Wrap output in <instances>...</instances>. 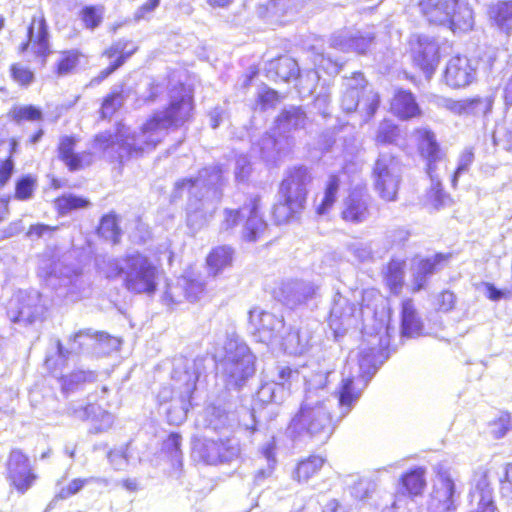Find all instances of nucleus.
Listing matches in <instances>:
<instances>
[{"mask_svg": "<svg viewBox=\"0 0 512 512\" xmlns=\"http://www.w3.org/2000/svg\"><path fill=\"white\" fill-rule=\"evenodd\" d=\"M276 133L278 132L274 129L273 135L266 134L258 144L262 158L268 162L276 160L277 156L283 152L284 146L288 143L286 136L279 135L278 139L275 137Z\"/></svg>", "mask_w": 512, "mask_h": 512, "instance_id": "nucleus-41", "label": "nucleus"}, {"mask_svg": "<svg viewBox=\"0 0 512 512\" xmlns=\"http://www.w3.org/2000/svg\"><path fill=\"white\" fill-rule=\"evenodd\" d=\"M453 32L469 31L473 28L474 17L472 9L466 4H458L453 8L451 21L447 23Z\"/></svg>", "mask_w": 512, "mask_h": 512, "instance_id": "nucleus-44", "label": "nucleus"}, {"mask_svg": "<svg viewBox=\"0 0 512 512\" xmlns=\"http://www.w3.org/2000/svg\"><path fill=\"white\" fill-rule=\"evenodd\" d=\"M371 32L342 30L331 37V47L343 52L366 53L373 43Z\"/></svg>", "mask_w": 512, "mask_h": 512, "instance_id": "nucleus-24", "label": "nucleus"}, {"mask_svg": "<svg viewBox=\"0 0 512 512\" xmlns=\"http://www.w3.org/2000/svg\"><path fill=\"white\" fill-rule=\"evenodd\" d=\"M271 69L275 70L276 76L285 82L297 79L300 76L298 63L290 57H282L271 62Z\"/></svg>", "mask_w": 512, "mask_h": 512, "instance_id": "nucleus-48", "label": "nucleus"}, {"mask_svg": "<svg viewBox=\"0 0 512 512\" xmlns=\"http://www.w3.org/2000/svg\"><path fill=\"white\" fill-rule=\"evenodd\" d=\"M492 99L491 98H472V99H464V100H454L450 98H443L439 102V105L451 113L458 116H468V115H479V114H487L491 111L492 108Z\"/></svg>", "mask_w": 512, "mask_h": 512, "instance_id": "nucleus-28", "label": "nucleus"}, {"mask_svg": "<svg viewBox=\"0 0 512 512\" xmlns=\"http://www.w3.org/2000/svg\"><path fill=\"white\" fill-rule=\"evenodd\" d=\"M414 134L417 140L419 154L423 160L446 157V153L440 147L436 135L432 130L422 127L416 129Z\"/></svg>", "mask_w": 512, "mask_h": 512, "instance_id": "nucleus-35", "label": "nucleus"}, {"mask_svg": "<svg viewBox=\"0 0 512 512\" xmlns=\"http://www.w3.org/2000/svg\"><path fill=\"white\" fill-rule=\"evenodd\" d=\"M455 484L447 473H441L434 484L433 492L428 502L430 512H449L455 506Z\"/></svg>", "mask_w": 512, "mask_h": 512, "instance_id": "nucleus-22", "label": "nucleus"}, {"mask_svg": "<svg viewBox=\"0 0 512 512\" xmlns=\"http://www.w3.org/2000/svg\"><path fill=\"white\" fill-rule=\"evenodd\" d=\"M489 15L494 25L506 36L512 32V1H501L490 7Z\"/></svg>", "mask_w": 512, "mask_h": 512, "instance_id": "nucleus-38", "label": "nucleus"}, {"mask_svg": "<svg viewBox=\"0 0 512 512\" xmlns=\"http://www.w3.org/2000/svg\"><path fill=\"white\" fill-rule=\"evenodd\" d=\"M412 55L414 63L430 77L439 63V45L432 37L419 35L412 46Z\"/></svg>", "mask_w": 512, "mask_h": 512, "instance_id": "nucleus-20", "label": "nucleus"}, {"mask_svg": "<svg viewBox=\"0 0 512 512\" xmlns=\"http://www.w3.org/2000/svg\"><path fill=\"white\" fill-rule=\"evenodd\" d=\"M311 176L307 168L303 166L293 167L286 172L279 188L278 195L286 197L288 202L294 205L304 206L307 196V186Z\"/></svg>", "mask_w": 512, "mask_h": 512, "instance_id": "nucleus-18", "label": "nucleus"}, {"mask_svg": "<svg viewBox=\"0 0 512 512\" xmlns=\"http://www.w3.org/2000/svg\"><path fill=\"white\" fill-rule=\"evenodd\" d=\"M45 311L38 292L19 291L14 295L7 307V315L14 323L31 324L39 320Z\"/></svg>", "mask_w": 512, "mask_h": 512, "instance_id": "nucleus-12", "label": "nucleus"}, {"mask_svg": "<svg viewBox=\"0 0 512 512\" xmlns=\"http://www.w3.org/2000/svg\"><path fill=\"white\" fill-rule=\"evenodd\" d=\"M104 7L99 6H86L81 10L80 16L84 25L88 29H95L98 27L103 19Z\"/></svg>", "mask_w": 512, "mask_h": 512, "instance_id": "nucleus-58", "label": "nucleus"}, {"mask_svg": "<svg viewBox=\"0 0 512 512\" xmlns=\"http://www.w3.org/2000/svg\"><path fill=\"white\" fill-rule=\"evenodd\" d=\"M323 464L324 459L321 456L311 455L297 464L292 478L298 483H306L320 471Z\"/></svg>", "mask_w": 512, "mask_h": 512, "instance_id": "nucleus-40", "label": "nucleus"}, {"mask_svg": "<svg viewBox=\"0 0 512 512\" xmlns=\"http://www.w3.org/2000/svg\"><path fill=\"white\" fill-rule=\"evenodd\" d=\"M222 170L218 165L201 170L195 179H183L175 183L172 198H180L187 191V225L193 231L204 227L213 217L221 199Z\"/></svg>", "mask_w": 512, "mask_h": 512, "instance_id": "nucleus-4", "label": "nucleus"}, {"mask_svg": "<svg viewBox=\"0 0 512 512\" xmlns=\"http://www.w3.org/2000/svg\"><path fill=\"white\" fill-rule=\"evenodd\" d=\"M457 5V0H420L419 6L431 23L447 25L451 21L453 8Z\"/></svg>", "mask_w": 512, "mask_h": 512, "instance_id": "nucleus-30", "label": "nucleus"}, {"mask_svg": "<svg viewBox=\"0 0 512 512\" xmlns=\"http://www.w3.org/2000/svg\"><path fill=\"white\" fill-rule=\"evenodd\" d=\"M195 457L206 464L230 462L240 455V445L237 439H197L193 444Z\"/></svg>", "mask_w": 512, "mask_h": 512, "instance_id": "nucleus-11", "label": "nucleus"}, {"mask_svg": "<svg viewBox=\"0 0 512 512\" xmlns=\"http://www.w3.org/2000/svg\"><path fill=\"white\" fill-rule=\"evenodd\" d=\"M400 161L390 153H380L373 167L372 178L380 197L386 201L396 200L401 181Z\"/></svg>", "mask_w": 512, "mask_h": 512, "instance_id": "nucleus-10", "label": "nucleus"}, {"mask_svg": "<svg viewBox=\"0 0 512 512\" xmlns=\"http://www.w3.org/2000/svg\"><path fill=\"white\" fill-rule=\"evenodd\" d=\"M224 351L221 366L226 384L228 387L238 388L254 374V356L236 333L227 335Z\"/></svg>", "mask_w": 512, "mask_h": 512, "instance_id": "nucleus-7", "label": "nucleus"}, {"mask_svg": "<svg viewBox=\"0 0 512 512\" xmlns=\"http://www.w3.org/2000/svg\"><path fill=\"white\" fill-rule=\"evenodd\" d=\"M181 436L177 433H171L163 443V449L172 458L173 461L180 463L181 461Z\"/></svg>", "mask_w": 512, "mask_h": 512, "instance_id": "nucleus-63", "label": "nucleus"}, {"mask_svg": "<svg viewBox=\"0 0 512 512\" xmlns=\"http://www.w3.org/2000/svg\"><path fill=\"white\" fill-rule=\"evenodd\" d=\"M108 342L110 346L117 345V338L111 337L105 333H92L91 330L79 331L67 342L64 347L60 341L57 342L59 358L65 360L70 355H77L82 352H93L96 354L97 345Z\"/></svg>", "mask_w": 512, "mask_h": 512, "instance_id": "nucleus-15", "label": "nucleus"}, {"mask_svg": "<svg viewBox=\"0 0 512 512\" xmlns=\"http://www.w3.org/2000/svg\"><path fill=\"white\" fill-rule=\"evenodd\" d=\"M391 112L402 120L419 117L421 109L410 91L398 90L391 101Z\"/></svg>", "mask_w": 512, "mask_h": 512, "instance_id": "nucleus-32", "label": "nucleus"}, {"mask_svg": "<svg viewBox=\"0 0 512 512\" xmlns=\"http://www.w3.org/2000/svg\"><path fill=\"white\" fill-rule=\"evenodd\" d=\"M98 266L106 278L122 279L124 287L129 292L152 295L156 291L158 268L147 256L139 252L103 260Z\"/></svg>", "mask_w": 512, "mask_h": 512, "instance_id": "nucleus-5", "label": "nucleus"}, {"mask_svg": "<svg viewBox=\"0 0 512 512\" xmlns=\"http://www.w3.org/2000/svg\"><path fill=\"white\" fill-rule=\"evenodd\" d=\"M40 275L44 276L47 285L56 290L58 296L70 302L81 299L85 290V282L80 274L61 262H55L49 270L40 268Z\"/></svg>", "mask_w": 512, "mask_h": 512, "instance_id": "nucleus-9", "label": "nucleus"}, {"mask_svg": "<svg viewBox=\"0 0 512 512\" xmlns=\"http://www.w3.org/2000/svg\"><path fill=\"white\" fill-rule=\"evenodd\" d=\"M345 90L341 98V107L347 112H353L357 109L360 100V93L366 86L364 76L360 72L353 74L351 78H346L343 84Z\"/></svg>", "mask_w": 512, "mask_h": 512, "instance_id": "nucleus-33", "label": "nucleus"}, {"mask_svg": "<svg viewBox=\"0 0 512 512\" xmlns=\"http://www.w3.org/2000/svg\"><path fill=\"white\" fill-rule=\"evenodd\" d=\"M77 139L73 136H62L58 144V157L70 171H76L89 166L93 161V154L89 151L74 152Z\"/></svg>", "mask_w": 512, "mask_h": 512, "instance_id": "nucleus-27", "label": "nucleus"}, {"mask_svg": "<svg viewBox=\"0 0 512 512\" xmlns=\"http://www.w3.org/2000/svg\"><path fill=\"white\" fill-rule=\"evenodd\" d=\"M284 321L271 312L253 308L249 312V330L259 341L267 344L280 342Z\"/></svg>", "mask_w": 512, "mask_h": 512, "instance_id": "nucleus-14", "label": "nucleus"}, {"mask_svg": "<svg viewBox=\"0 0 512 512\" xmlns=\"http://www.w3.org/2000/svg\"><path fill=\"white\" fill-rule=\"evenodd\" d=\"M443 260L444 256L438 254L431 258L423 259L418 263L414 273L413 291H419L425 286L428 277L437 270V266Z\"/></svg>", "mask_w": 512, "mask_h": 512, "instance_id": "nucleus-43", "label": "nucleus"}, {"mask_svg": "<svg viewBox=\"0 0 512 512\" xmlns=\"http://www.w3.org/2000/svg\"><path fill=\"white\" fill-rule=\"evenodd\" d=\"M476 76V69L465 56L452 57L444 72L445 82L451 88H464L470 85Z\"/></svg>", "mask_w": 512, "mask_h": 512, "instance_id": "nucleus-25", "label": "nucleus"}, {"mask_svg": "<svg viewBox=\"0 0 512 512\" xmlns=\"http://www.w3.org/2000/svg\"><path fill=\"white\" fill-rule=\"evenodd\" d=\"M367 197L360 191H353L344 201L341 216L351 223H362L369 217Z\"/></svg>", "mask_w": 512, "mask_h": 512, "instance_id": "nucleus-31", "label": "nucleus"}, {"mask_svg": "<svg viewBox=\"0 0 512 512\" xmlns=\"http://www.w3.org/2000/svg\"><path fill=\"white\" fill-rule=\"evenodd\" d=\"M56 204L62 214L69 213L72 210L86 208L90 205L87 199L73 194L58 198Z\"/></svg>", "mask_w": 512, "mask_h": 512, "instance_id": "nucleus-57", "label": "nucleus"}, {"mask_svg": "<svg viewBox=\"0 0 512 512\" xmlns=\"http://www.w3.org/2000/svg\"><path fill=\"white\" fill-rule=\"evenodd\" d=\"M427 202L435 209L449 205L451 198L443 191L441 180L430 181V188L426 193Z\"/></svg>", "mask_w": 512, "mask_h": 512, "instance_id": "nucleus-53", "label": "nucleus"}, {"mask_svg": "<svg viewBox=\"0 0 512 512\" xmlns=\"http://www.w3.org/2000/svg\"><path fill=\"white\" fill-rule=\"evenodd\" d=\"M318 286L310 281L288 280L282 282L275 290V297L284 305L295 309L302 305H307L316 298Z\"/></svg>", "mask_w": 512, "mask_h": 512, "instance_id": "nucleus-16", "label": "nucleus"}, {"mask_svg": "<svg viewBox=\"0 0 512 512\" xmlns=\"http://www.w3.org/2000/svg\"><path fill=\"white\" fill-rule=\"evenodd\" d=\"M275 450L276 445L273 439L261 447V454L265 458L267 465L265 468L259 469L255 474L254 480L257 484H261L265 479L272 476L277 464Z\"/></svg>", "mask_w": 512, "mask_h": 512, "instance_id": "nucleus-47", "label": "nucleus"}, {"mask_svg": "<svg viewBox=\"0 0 512 512\" xmlns=\"http://www.w3.org/2000/svg\"><path fill=\"white\" fill-rule=\"evenodd\" d=\"M329 375L330 372H320L307 380L305 398L286 430L290 438L300 440L308 437L324 443L332 435L329 400L325 397Z\"/></svg>", "mask_w": 512, "mask_h": 512, "instance_id": "nucleus-2", "label": "nucleus"}, {"mask_svg": "<svg viewBox=\"0 0 512 512\" xmlns=\"http://www.w3.org/2000/svg\"><path fill=\"white\" fill-rule=\"evenodd\" d=\"M378 243L376 241H352L346 245L348 253L358 262H373L381 258L384 252L376 250Z\"/></svg>", "mask_w": 512, "mask_h": 512, "instance_id": "nucleus-39", "label": "nucleus"}, {"mask_svg": "<svg viewBox=\"0 0 512 512\" xmlns=\"http://www.w3.org/2000/svg\"><path fill=\"white\" fill-rule=\"evenodd\" d=\"M474 162V153L471 148H465L458 158L457 168L452 177V185H457L458 179L464 173H467Z\"/></svg>", "mask_w": 512, "mask_h": 512, "instance_id": "nucleus-61", "label": "nucleus"}, {"mask_svg": "<svg viewBox=\"0 0 512 512\" xmlns=\"http://www.w3.org/2000/svg\"><path fill=\"white\" fill-rule=\"evenodd\" d=\"M90 483L108 485V480L101 477L75 478L70 481L67 486H63L59 489L56 498L67 499L77 494L85 485Z\"/></svg>", "mask_w": 512, "mask_h": 512, "instance_id": "nucleus-51", "label": "nucleus"}, {"mask_svg": "<svg viewBox=\"0 0 512 512\" xmlns=\"http://www.w3.org/2000/svg\"><path fill=\"white\" fill-rule=\"evenodd\" d=\"M301 208H303L301 205H294L288 202L286 197L278 195V201L273 208L274 219L278 224L285 223Z\"/></svg>", "mask_w": 512, "mask_h": 512, "instance_id": "nucleus-54", "label": "nucleus"}, {"mask_svg": "<svg viewBox=\"0 0 512 512\" xmlns=\"http://www.w3.org/2000/svg\"><path fill=\"white\" fill-rule=\"evenodd\" d=\"M12 118L20 123L22 121H38L42 118V112L32 106H16L10 112Z\"/></svg>", "mask_w": 512, "mask_h": 512, "instance_id": "nucleus-60", "label": "nucleus"}, {"mask_svg": "<svg viewBox=\"0 0 512 512\" xmlns=\"http://www.w3.org/2000/svg\"><path fill=\"white\" fill-rule=\"evenodd\" d=\"M222 170L218 165L201 170L195 179H183L175 183L172 198H180L187 191V225L193 231L204 227L213 217L221 199Z\"/></svg>", "mask_w": 512, "mask_h": 512, "instance_id": "nucleus-3", "label": "nucleus"}, {"mask_svg": "<svg viewBox=\"0 0 512 512\" xmlns=\"http://www.w3.org/2000/svg\"><path fill=\"white\" fill-rule=\"evenodd\" d=\"M8 474L13 486L20 493H25L36 479L31 472L28 458L20 450H13L10 453Z\"/></svg>", "mask_w": 512, "mask_h": 512, "instance_id": "nucleus-23", "label": "nucleus"}, {"mask_svg": "<svg viewBox=\"0 0 512 512\" xmlns=\"http://www.w3.org/2000/svg\"><path fill=\"white\" fill-rule=\"evenodd\" d=\"M279 102V95L275 90L268 87H262L257 93V106L261 110L274 107Z\"/></svg>", "mask_w": 512, "mask_h": 512, "instance_id": "nucleus-62", "label": "nucleus"}, {"mask_svg": "<svg viewBox=\"0 0 512 512\" xmlns=\"http://www.w3.org/2000/svg\"><path fill=\"white\" fill-rule=\"evenodd\" d=\"M242 225V238L248 242L261 240L267 230V223L260 212V197H250L238 209H225L221 229L231 231L239 225Z\"/></svg>", "mask_w": 512, "mask_h": 512, "instance_id": "nucleus-8", "label": "nucleus"}, {"mask_svg": "<svg viewBox=\"0 0 512 512\" xmlns=\"http://www.w3.org/2000/svg\"><path fill=\"white\" fill-rule=\"evenodd\" d=\"M315 332L309 324L291 329L280 338V344L284 351L291 355H302L315 343Z\"/></svg>", "mask_w": 512, "mask_h": 512, "instance_id": "nucleus-26", "label": "nucleus"}, {"mask_svg": "<svg viewBox=\"0 0 512 512\" xmlns=\"http://www.w3.org/2000/svg\"><path fill=\"white\" fill-rule=\"evenodd\" d=\"M135 51H136V47L133 46L132 43L124 42V41H118L117 43H115L105 53L109 58L118 56L117 59L109 67L102 70L100 72V74L91 81V83H100L102 80L107 78L118 67H120L124 63V61L128 57H130Z\"/></svg>", "mask_w": 512, "mask_h": 512, "instance_id": "nucleus-37", "label": "nucleus"}, {"mask_svg": "<svg viewBox=\"0 0 512 512\" xmlns=\"http://www.w3.org/2000/svg\"><path fill=\"white\" fill-rule=\"evenodd\" d=\"M28 41L21 46V52L31 48L32 52L42 58L50 53L49 33L46 21L41 13L35 14L28 27Z\"/></svg>", "mask_w": 512, "mask_h": 512, "instance_id": "nucleus-21", "label": "nucleus"}, {"mask_svg": "<svg viewBox=\"0 0 512 512\" xmlns=\"http://www.w3.org/2000/svg\"><path fill=\"white\" fill-rule=\"evenodd\" d=\"M424 470L416 468L402 477V487L409 495H419L425 487Z\"/></svg>", "mask_w": 512, "mask_h": 512, "instance_id": "nucleus-52", "label": "nucleus"}, {"mask_svg": "<svg viewBox=\"0 0 512 512\" xmlns=\"http://www.w3.org/2000/svg\"><path fill=\"white\" fill-rule=\"evenodd\" d=\"M202 419L204 427L211 428L215 431L228 428L231 425L229 414L215 405H209L205 408Z\"/></svg>", "mask_w": 512, "mask_h": 512, "instance_id": "nucleus-45", "label": "nucleus"}, {"mask_svg": "<svg viewBox=\"0 0 512 512\" xmlns=\"http://www.w3.org/2000/svg\"><path fill=\"white\" fill-rule=\"evenodd\" d=\"M356 310L357 307L354 303L349 302L341 295H337L329 317L330 327L336 334L342 330L345 331L353 324Z\"/></svg>", "mask_w": 512, "mask_h": 512, "instance_id": "nucleus-29", "label": "nucleus"}, {"mask_svg": "<svg viewBox=\"0 0 512 512\" xmlns=\"http://www.w3.org/2000/svg\"><path fill=\"white\" fill-rule=\"evenodd\" d=\"M192 100L181 85L171 95L170 106L154 113L141 127L138 133H130L129 128L121 126L115 135L110 132L98 134L92 148L110 160H124L139 157L150 152L167 135L168 130L183 124L192 111Z\"/></svg>", "mask_w": 512, "mask_h": 512, "instance_id": "nucleus-1", "label": "nucleus"}, {"mask_svg": "<svg viewBox=\"0 0 512 512\" xmlns=\"http://www.w3.org/2000/svg\"><path fill=\"white\" fill-rule=\"evenodd\" d=\"M68 414L82 421L90 420V432L95 434L107 432L114 423V416L96 404L73 403L68 408Z\"/></svg>", "mask_w": 512, "mask_h": 512, "instance_id": "nucleus-19", "label": "nucleus"}, {"mask_svg": "<svg viewBox=\"0 0 512 512\" xmlns=\"http://www.w3.org/2000/svg\"><path fill=\"white\" fill-rule=\"evenodd\" d=\"M34 188H35V180L32 177L26 176V177L21 178L16 183L15 198L18 200L30 199L33 195Z\"/></svg>", "mask_w": 512, "mask_h": 512, "instance_id": "nucleus-64", "label": "nucleus"}, {"mask_svg": "<svg viewBox=\"0 0 512 512\" xmlns=\"http://www.w3.org/2000/svg\"><path fill=\"white\" fill-rule=\"evenodd\" d=\"M399 134L400 130L397 125L392 121L384 120L378 127L376 141L380 144H396Z\"/></svg>", "mask_w": 512, "mask_h": 512, "instance_id": "nucleus-55", "label": "nucleus"}, {"mask_svg": "<svg viewBox=\"0 0 512 512\" xmlns=\"http://www.w3.org/2000/svg\"><path fill=\"white\" fill-rule=\"evenodd\" d=\"M423 322L412 299H406L401 307V333L404 337L415 338L422 335Z\"/></svg>", "mask_w": 512, "mask_h": 512, "instance_id": "nucleus-34", "label": "nucleus"}, {"mask_svg": "<svg viewBox=\"0 0 512 512\" xmlns=\"http://www.w3.org/2000/svg\"><path fill=\"white\" fill-rule=\"evenodd\" d=\"M306 119V114L300 107L290 106L285 108L276 119L275 130L279 135L285 136L292 130L303 128Z\"/></svg>", "mask_w": 512, "mask_h": 512, "instance_id": "nucleus-36", "label": "nucleus"}, {"mask_svg": "<svg viewBox=\"0 0 512 512\" xmlns=\"http://www.w3.org/2000/svg\"><path fill=\"white\" fill-rule=\"evenodd\" d=\"M185 279L179 278L175 282L166 283L165 290L162 293L161 300L166 306H173L182 303L185 298Z\"/></svg>", "mask_w": 512, "mask_h": 512, "instance_id": "nucleus-49", "label": "nucleus"}, {"mask_svg": "<svg viewBox=\"0 0 512 512\" xmlns=\"http://www.w3.org/2000/svg\"><path fill=\"white\" fill-rule=\"evenodd\" d=\"M62 386L65 390H73L77 385L85 382H94L96 374L92 371H76L68 376L61 375Z\"/></svg>", "mask_w": 512, "mask_h": 512, "instance_id": "nucleus-59", "label": "nucleus"}, {"mask_svg": "<svg viewBox=\"0 0 512 512\" xmlns=\"http://www.w3.org/2000/svg\"><path fill=\"white\" fill-rule=\"evenodd\" d=\"M199 375V363L195 360L181 359L174 366L172 380L175 384L174 389L178 391L181 399L180 420L186 416L190 405V398L196 388Z\"/></svg>", "mask_w": 512, "mask_h": 512, "instance_id": "nucleus-13", "label": "nucleus"}, {"mask_svg": "<svg viewBox=\"0 0 512 512\" xmlns=\"http://www.w3.org/2000/svg\"><path fill=\"white\" fill-rule=\"evenodd\" d=\"M404 266L403 260L392 259L386 269L385 281L393 294H399L403 285L404 279Z\"/></svg>", "mask_w": 512, "mask_h": 512, "instance_id": "nucleus-46", "label": "nucleus"}, {"mask_svg": "<svg viewBox=\"0 0 512 512\" xmlns=\"http://www.w3.org/2000/svg\"><path fill=\"white\" fill-rule=\"evenodd\" d=\"M381 350L375 346L362 348L358 358L349 356L342 380L337 391L341 416H346L360 399L372 376L378 369V355Z\"/></svg>", "mask_w": 512, "mask_h": 512, "instance_id": "nucleus-6", "label": "nucleus"}, {"mask_svg": "<svg viewBox=\"0 0 512 512\" xmlns=\"http://www.w3.org/2000/svg\"><path fill=\"white\" fill-rule=\"evenodd\" d=\"M299 373L288 366H278L277 374L272 382L265 383L257 392V398L262 403H282L290 394V384L297 379Z\"/></svg>", "mask_w": 512, "mask_h": 512, "instance_id": "nucleus-17", "label": "nucleus"}, {"mask_svg": "<svg viewBox=\"0 0 512 512\" xmlns=\"http://www.w3.org/2000/svg\"><path fill=\"white\" fill-rule=\"evenodd\" d=\"M233 260V250L229 246H218L214 248L207 257L209 271L214 276L230 267Z\"/></svg>", "mask_w": 512, "mask_h": 512, "instance_id": "nucleus-42", "label": "nucleus"}, {"mask_svg": "<svg viewBox=\"0 0 512 512\" xmlns=\"http://www.w3.org/2000/svg\"><path fill=\"white\" fill-rule=\"evenodd\" d=\"M98 232L105 239L112 241L114 244L117 243L120 238V229L116 216L105 215L102 217Z\"/></svg>", "mask_w": 512, "mask_h": 512, "instance_id": "nucleus-56", "label": "nucleus"}, {"mask_svg": "<svg viewBox=\"0 0 512 512\" xmlns=\"http://www.w3.org/2000/svg\"><path fill=\"white\" fill-rule=\"evenodd\" d=\"M340 186L339 178L331 175L326 184V188L320 203L316 205V211L319 215H325L332 208L336 201L337 192Z\"/></svg>", "mask_w": 512, "mask_h": 512, "instance_id": "nucleus-50", "label": "nucleus"}]
</instances>
